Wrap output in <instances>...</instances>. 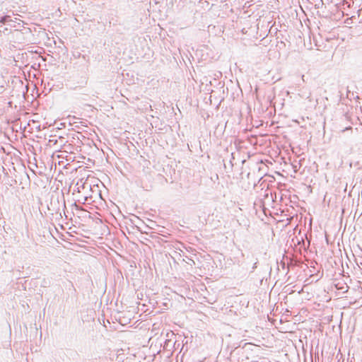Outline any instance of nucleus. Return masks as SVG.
I'll use <instances>...</instances> for the list:
<instances>
[{"label":"nucleus","instance_id":"5","mask_svg":"<svg viewBox=\"0 0 362 362\" xmlns=\"http://www.w3.org/2000/svg\"><path fill=\"white\" fill-rule=\"evenodd\" d=\"M49 144L52 143L54 145V144H57V139H51L49 140Z\"/></svg>","mask_w":362,"mask_h":362},{"label":"nucleus","instance_id":"8","mask_svg":"<svg viewBox=\"0 0 362 362\" xmlns=\"http://www.w3.org/2000/svg\"><path fill=\"white\" fill-rule=\"evenodd\" d=\"M87 201H88V197H84V202H83V203H85V202H87Z\"/></svg>","mask_w":362,"mask_h":362},{"label":"nucleus","instance_id":"4","mask_svg":"<svg viewBox=\"0 0 362 362\" xmlns=\"http://www.w3.org/2000/svg\"><path fill=\"white\" fill-rule=\"evenodd\" d=\"M16 23L10 15L0 16V23L8 25L9 23Z\"/></svg>","mask_w":362,"mask_h":362},{"label":"nucleus","instance_id":"6","mask_svg":"<svg viewBox=\"0 0 362 362\" xmlns=\"http://www.w3.org/2000/svg\"><path fill=\"white\" fill-rule=\"evenodd\" d=\"M236 264H237L238 266L241 267V266H243V264H244V262H242V261H240V260H238V261L236 262Z\"/></svg>","mask_w":362,"mask_h":362},{"label":"nucleus","instance_id":"1","mask_svg":"<svg viewBox=\"0 0 362 362\" xmlns=\"http://www.w3.org/2000/svg\"><path fill=\"white\" fill-rule=\"evenodd\" d=\"M63 206V210L66 208L65 201L63 199L62 202H60L59 199H52L49 204L47 206L48 210L53 214H59L62 216V213L60 211V207ZM65 214V212L64 211Z\"/></svg>","mask_w":362,"mask_h":362},{"label":"nucleus","instance_id":"7","mask_svg":"<svg viewBox=\"0 0 362 362\" xmlns=\"http://www.w3.org/2000/svg\"><path fill=\"white\" fill-rule=\"evenodd\" d=\"M281 267H282V268H283V269H284V268H285V263H284V262H281Z\"/></svg>","mask_w":362,"mask_h":362},{"label":"nucleus","instance_id":"3","mask_svg":"<svg viewBox=\"0 0 362 362\" xmlns=\"http://www.w3.org/2000/svg\"><path fill=\"white\" fill-rule=\"evenodd\" d=\"M241 255L243 257H245V254L243 252H241ZM246 258L248 259H250L251 262L254 261L253 266L252 267V271H251V272H253L255 271V269L257 267L258 259H257V258L255 257V256L252 253H248L246 255Z\"/></svg>","mask_w":362,"mask_h":362},{"label":"nucleus","instance_id":"2","mask_svg":"<svg viewBox=\"0 0 362 362\" xmlns=\"http://www.w3.org/2000/svg\"><path fill=\"white\" fill-rule=\"evenodd\" d=\"M14 21H16V23H11L8 24V26L10 28H4L2 25H0V32L6 33V31H8L11 28H13L15 30H20L21 28H24V24H25L23 21L15 18L13 19Z\"/></svg>","mask_w":362,"mask_h":362}]
</instances>
